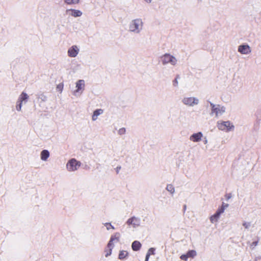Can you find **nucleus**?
<instances>
[{
	"instance_id": "f257e3e1",
	"label": "nucleus",
	"mask_w": 261,
	"mask_h": 261,
	"mask_svg": "<svg viewBox=\"0 0 261 261\" xmlns=\"http://www.w3.org/2000/svg\"><path fill=\"white\" fill-rule=\"evenodd\" d=\"M144 22L142 19L136 18L131 20L128 25V31L134 34H140L143 30Z\"/></svg>"
},
{
	"instance_id": "f03ea898",
	"label": "nucleus",
	"mask_w": 261,
	"mask_h": 261,
	"mask_svg": "<svg viewBox=\"0 0 261 261\" xmlns=\"http://www.w3.org/2000/svg\"><path fill=\"white\" fill-rule=\"evenodd\" d=\"M210 104L211 108V112L210 113L211 116L215 115L216 117L218 118L226 112V108L225 106L220 105H215L212 102H210Z\"/></svg>"
},
{
	"instance_id": "7ed1b4c3",
	"label": "nucleus",
	"mask_w": 261,
	"mask_h": 261,
	"mask_svg": "<svg viewBox=\"0 0 261 261\" xmlns=\"http://www.w3.org/2000/svg\"><path fill=\"white\" fill-rule=\"evenodd\" d=\"M161 61L163 65L170 64L173 66H175L178 62L175 57L169 54H165L163 55L161 58Z\"/></svg>"
},
{
	"instance_id": "20e7f679",
	"label": "nucleus",
	"mask_w": 261,
	"mask_h": 261,
	"mask_svg": "<svg viewBox=\"0 0 261 261\" xmlns=\"http://www.w3.org/2000/svg\"><path fill=\"white\" fill-rule=\"evenodd\" d=\"M75 89L73 91V94L76 97L81 96L85 89V81L84 80H79L75 83Z\"/></svg>"
},
{
	"instance_id": "39448f33",
	"label": "nucleus",
	"mask_w": 261,
	"mask_h": 261,
	"mask_svg": "<svg viewBox=\"0 0 261 261\" xmlns=\"http://www.w3.org/2000/svg\"><path fill=\"white\" fill-rule=\"evenodd\" d=\"M217 127L220 130L228 132L234 128V126L229 121H220L217 122Z\"/></svg>"
},
{
	"instance_id": "423d86ee",
	"label": "nucleus",
	"mask_w": 261,
	"mask_h": 261,
	"mask_svg": "<svg viewBox=\"0 0 261 261\" xmlns=\"http://www.w3.org/2000/svg\"><path fill=\"white\" fill-rule=\"evenodd\" d=\"M181 102L183 105L187 107H194L199 105V99L194 96H186L182 99Z\"/></svg>"
},
{
	"instance_id": "0eeeda50",
	"label": "nucleus",
	"mask_w": 261,
	"mask_h": 261,
	"mask_svg": "<svg viewBox=\"0 0 261 261\" xmlns=\"http://www.w3.org/2000/svg\"><path fill=\"white\" fill-rule=\"evenodd\" d=\"M81 166V163L75 159L69 160L66 164V169L69 172L77 170Z\"/></svg>"
},
{
	"instance_id": "6e6552de",
	"label": "nucleus",
	"mask_w": 261,
	"mask_h": 261,
	"mask_svg": "<svg viewBox=\"0 0 261 261\" xmlns=\"http://www.w3.org/2000/svg\"><path fill=\"white\" fill-rule=\"evenodd\" d=\"M80 47L76 45L70 46L67 50V55L70 58H75L80 53Z\"/></svg>"
},
{
	"instance_id": "1a4fd4ad",
	"label": "nucleus",
	"mask_w": 261,
	"mask_h": 261,
	"mask_svg": "<svg viewBox=\"0 0 261 261\" xmlns=\"http://www.w3.org/2000/svg\"><path fill=\"white\" fill-rule=\"evenodd\" d=\"M238 51L242 55H248L251 53V48L248 44H242L238 46Z\"/></svg>"
},
{
	"instance_id": "9d476101",
	"label": "nucleus",
	"mask_w": 261,
	"mask_h": 261,
	"mask_svg": "<svg viewBox=\"0 0 261 261\" xmlns=\"http://www.w3.org/2000/svg\"><path fill=\"white\" fill-rule=\"evenodd\" d=\"M126 223L128 226H131L135 228L141 225V220L139 218L133 217L128 219Z\"/></svg>"
},
{
	"instance_id": "9b49d317",
	"label": "nucleus",
	"mask_w": 261,
	"mask_h": 261,
	"mask_svg": "<svg viewBox=\"0 0 261 261\" xmlns=\"http://www.w3.org/2000/svg\"><path fill=\"white\" fill-rule=\"evenodd\" d=\"M120 236V233L118 232H116L114 235L112 236L107 245L108 248H114V244L119 242Z\"/></svg>"
},
{
	"instance_id": "f8f14e48",
	"label": "nucleus",
	"mask_w": 261,
	"mask_h": 261,
	"mask_svg": "<svg viewBox=\"0 0 261 261\" xmlns=\"http://www.w3.org/2000/svg\"><path fill=\"white\" fill-rule=\"evenodd\" d=\"M203 136V135L201 132L194 133L190 136L189 140L192 142H199L202 140Z\"/></svg>"
},
{
	"instance_id": "ddd939ff",
	"label": "nucleus",
	"mask_w": 261,
	"mask_h": 261,
	"mask_svg": "<svg viewBox=\"0 0 261 261\" xmlns=\"http://www.w3.org/2000/svg\"><path fill=\"white\" fill-rule=\"evenodd\" d=\"M29 95L25 92H22L21 94L19 96L18 100H20V102H22L25 104L27 103L28 99H29Z\"/></svg>"
},
{
	"instance_id": "4468645a",
	"label": "nucleus",
	"mask_w": 261,
	"mask_h": 261,
	"mask_svg": "<svg viewBox=\"0 0 261 261\" xmlns=\"http://www.w3.org/2000/svg\"><path fill=\"white\" fill-rule=\"evenodd\" d=\"M49 154V152L47 150H43L40 153L41 160L43 161H46Z\"/></svg>"
},
{
	"instance_id": "2eb2a0df",
	"label": "nucleus",
	"mask_w": 261,
	"mask_h": 261,
	"mask_svg": "<svg viewBox=\"0 0 261 261\" xmlns=\"http://www.w3.org/2000/svg\"><path fill=\"white\" fill-rule=\"evenodd\" d=\"M103 113V110L101 109H97L93 112L92 116V120L93 121H96L98 119V117Z\"/></svg>"
},
{
	"instance_id": "dca6fc26",
	"label": "nucleus",
	"mask_w": 261,
	"mask_h": 261,
	"mask_svg": "<svg viewBox=\"0 0 261 261\" xmlns=\"http://www.w3.org/2000/svg\"><path fill=\"white\" fill-rule=\"evenodd\" d=\"M220 218V216L215 213L214 215H212L210 218V222L212 224H217Z\"/></svg>"
},
{
	"instance_id": "f3484780",
	"label": "nucleus",
	"mask_w": 261,
	"mask_h": 261,
	"mask_svg": "<svg viewBox=\"0 0 261 261\" xmlns=\"http://www.w3.org/2000/svg\"><path fill=\"white\" fill-rule=\"evenodd\" d=\"M128 255V252L125 250H121L119 251L118 258L120 260L126 259Z\"/></svg>"
},
{
	"instance_id": "a211bd4d",
	"label": "nucleus",
	"mask_w": 261,
	"mask_h": 261,
	"mask_svg": "<svg viewBox=\"0 0 261 261\" xmlns=\"http://www.w3.org/2000/svg\"><path fill=\"white\" fill-rule=\"evenodd\" d=\"M141 247V244L138 241H134L132 243V249H133V250L134 251H138V250H139L140 249Z\"/></svg>"
},
{
	"instance_id": "6ab92c4d",
	"label": "nucleus",
	"mask_w": 261,
	"mask_h": 261,
	"mask_svg": "<svg viewBox=\"0 0 261 261\" xmlns=\"http://www.w3.org/2000/svg\"><path fill=\"white\" fill-rule=\"evenodd\" d=\"M71 15L74 17H79L82 15V13L80 10H72Z\"/></svg>"
},
{
	"instance_id": "aec40b11",
	"label": "nucleus",
	"mask_w": 261,
	"mask_h": 261,
	"mask_svg": "<svg viewBox=\"0 0 261 261\" xmlns=\"http://www.w3.org/2000/svg\"><path fill=\"white\" fill-rule=\"evenodd\" d=\"M154 251V249L153 248H150L147 251V254L146 255V258L145 261H148L149 258V256L151 254H153Z\"/></svg>"
},
{
	"instance_id": "412c9836",
	"label": "nucleus",
	"mask_w": 261,
	"mask_h": 261,
	"mask_svg": "<svg viewBox=\"0 0 261 261\" xmlns=\"http://www.w3.org/2000/svg\"><path fill=\"white\" fill-rule=\"evenodd\" d=\"M166 189L167 190V191L170 192L171 194H173L175 192V189L172 185H171V184L168 185L166 187Z\"/></svg>"
},
{
	"instance_id": "4be33fe9",
	"label": "nucleus",
	"mask_w": 261,
	"mask_h": 261,
	"mask_svg": "<svg viewBox=\"0 0 261 261\" xmlns=\"http://www.w3.org/2000/svg\"><path fill=\"white\" fill-rule=\"evenodd\" d=\"M197 255V253L195 250H192L189 251L187 253V256L188 257L194 258Z\"/></svg>"
},
{
	"instance_id": "5701e85b",
	"label": "nucleus",
	"mask_w": 261,
	"mask_h": 261,
	"mask_svg": "<svg viewBox=\"0 0 261 261\" xmlns=\"http://www.w3.org/2000/svg\"><path fill=\"white\" fill-rule=\"evenodd\" d=\"M22 105H23V103L21 102H20V100H19L18 99L17 101L16 102V110L18 112H20L21 111V108H22Z\"/></svg>"
},
{
	"instance_id": "b1692460",
	"label": "nucleus",
	"mask_w": 261,
	"mask_h": 261,
	"mask_svg": "<svg viewBox=\"0 0 261 261\" xmlns=\"http://www.w3.org/2000/svg\"><path fill=\"white\" fill-rule=\"evenodd\" d=\"M64 2L68 5L77 4L79 0H64Z\"/></svg>"
},
{
	"instance_id": "393cba45",
	"label": "nucleus",
	"mask_w": 261,
	"mask_h": 261,
	"mask_svg": "<svg viewBox=\"0 0 261 261\" xmlns=\"http://www.w3.org/2000/svg\"><path fill=\"white\" fill-rule=\"evenodd\" d=\"M179 79V76H177L175 79L173 81V86L174 87H177L178 86V79Z\"/></svg>"
},
{
	"instance_id": "a878e982",
	"label": "nucleus",
	"mask_w": 261,
	"mask_h": 261,
	"mask_svg": "<svg viewBox=\"0 0 261 261\" xmlns=\"http://www.w3.org/2000/svg\"><path fill=\"white\" fill-rule=\"evenodd\" d=\"M126 133V129L124 127H122L119 128V129L118 131V133L120 135H122L125 134Z\"/></svg>"
},
{
	"instance_id": "bb28decb",
	"label": "nucleus",
	"mask_w": 261,
	"mask_h": 261,
	"mask_svg": "<svg viewBox=\"0 0 261 261\" xmlns=\"http://www.w3.org/2000/svg\"><path fill=\"white\" fill-rule=\"evenodd\" d=\"M63 89V84H60L57 85V90L60 92V93H61L62 92Z\"/></svg>"
},
{
	"instance_id": "cd10ccee",
	"label": "nucleus",
	"mask_w": 261,
	"mask_h": 261,
	"mask_svg": "<svg viewBox=\"0 0 261 261\" xmlns=\"http://www.w3.org/2000/svg\"><path fill=\"white\" fill-rule=\"evenodd\" d=\"M224 211L223 208L220 207L217 210L216 213L220 216V215L224 212Z\"/></svg>"
},
{
	"instance_id": "c85d7f7f",
	"label": "nucleus",
	"mask_w": 261,
	"mask_h": 261,
	"mask_svg": "<svg viewBox=\"0 0 261 261\" xmlns=\"http://www.w3.org/2000/svg\"><path fill=\"white\" fill-rule=\"evenodd\" d=\"M105 225L106 226L107 230H109L110 228H112L113 229H115L114 226H112L110 223H106L105 224Z\"/></svg>"
},
{
	"instance_id": "c756f323",
	"label": "nucleus",
	"mask_w": 261,
	"mask_h": 261,
	"mask_svg": "<svg viewBox=\"0 0 261 261\" xmlns=\"http://www.w3.org/2000/svg\"><path fill=\"white\" fill-rule=\"evenodd\" d=\"M113 248H109L108 250H106L105 252H106L105 256L106 257H108L109 256L111 255L112 254Z\"/></svg>"
},
{
	"instance_id": "7c9ffc66",
	"label": "nucleus",
	"mask_w": 261,
	"mask_h": 261,
	"mask_svg": "<svg viewBox=\"0 0 261 261\" xmlns=\"http://www.w3.org/2000/svg\"><path fill=\"white\" fill-rule=\"evenodd\" d=\"M243 226L246 228L248 229L250 226V223L247 222H244L243 223Z\"/></svg>"
},
{
	"instance_id": "2f4dec72",
	"label": "nucleus",
	"mask_w": 261,
	"mask_h": 261,
	"mask_svg": "<svg viewBox=\"0 0 261 261\" xmlns=\"http://www.w3.org/2000/svg\"><path fill=\"white\" fill-rule=\"evenodd\" d=\"M180 258L181 259L185 260V261H187L188 258V256H187V254L181 255L180 256Z\"/></svg>"
},
{
	"instance_id": "473e14b6",
	"label": "nucleus",
	"mask_w": 261,
	"mask_h": 261,
	"mask_svg": "<svg viewBox=\"0 0 261 261\" xmlns=\"http://www.w3.org/2000/svg\"><path fill=\"white\" fill-rule=\"evenodd\" d=\"M228 205L227 203H223L221 207L225 210L228 207Z\"/></svg>"
},
{
	"instance_id": "72a5a7b5",
	"label": "nucleus",
	"mask_w": 261,
	"mask_h": 261,
	"mask_svg": "<svg viewBox=\"0 0 261 261\" xmlns=\"http://www.w3.org/2000/svg\"><path fill=\"white\" fill-rule=\"evenodd\" d=\"M203 143L204 144H206L208 143V140L206 139V137L204 138Z\"/></svg>"
},
{
	"instance_id": "f704fd0d",
	"label": "nucleus",
	"mask_w": 261,
	"mask_h": 261,
	"mask_svg": "<svg viewBox=\"0 0 261 261\" xmlns=\"http://www.w3.org/2000/svg\"><path fill=\"white\" fill-rule=\"evenodd\" d=\"M257 244V242H252V246H256Z\"/></svg>"
},
{
	"instance_id": "c9c22d12",
	"label": "nucleus",
	"mask_w": 261,
	"mask_h": 261,
	"mask_svg": "<svg viewBox=\"0 0 261 261\" xmlns=\"http://www.w3.org/2000/svg\"><path fill=\"white\" fill-rule=\"evenodd\" d=\"M146 3H150L151 2V0H144Z\"/></svg>"
}]
</instances>
